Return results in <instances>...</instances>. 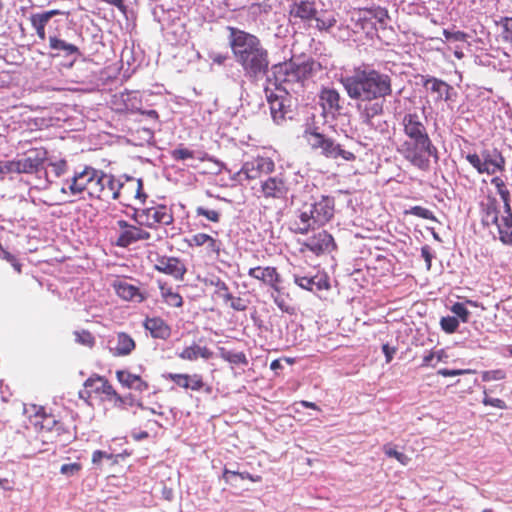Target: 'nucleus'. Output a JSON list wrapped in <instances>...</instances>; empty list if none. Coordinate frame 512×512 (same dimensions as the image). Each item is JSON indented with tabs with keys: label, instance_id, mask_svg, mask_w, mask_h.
<instances>
[{
	"label": "nucleus",
	"instance_id": "obj_1",
	"mask_svg": "<svg viewBox=\"0 0 512 512\" xmlns=\"http://www.w3.org/2000/svg\"><path fill=\"white\" fill-rule=\"evenodd\" d=\"M340 83L352 100L358 101L356 110L360 122L370 130L384 134L386 121H375L384 113V101L392 95V78L374 68L364 66L355 68L352 74L341 76Z\"/></svg>",
	"mask_w": 512,
	"mask_h": 512
},
{
	"label": "nucleus",
	"instance_id": "obj_2",
	"mask_svg": "<svg viewBox=\"0 0 512 512\" xmlns=\"http://www.w3.org/2000/svg\"><path fill=\"white\" fill-rule=\"evenodd\" d=\"M227 40L235 62L241 67L243 77L251 84L257 85L267 80L271 71L268 50L254 34L236 27L227 26Z\"/></svg>",
	"mask_w": 512,
	"mask_h": 512
},
{
	"label": "nucleus",
	"instance_id": "obj_3",
	"mask_svg": "<svg viewBox=\"0 0 512 512\" xmlns=\"http://www.w3.org/2000/svg\"><path fill=\"white\" fill-rule=\"evenodd\" d=\"M403 131L406 139L399 148V152L405 160L420 170H427L430 166V158L439 160L437 147L433 144L426 125L417 113H408L402 120Z\"/></svg>",
	"mask_w": 512,
	"mask_h": 512
},
{
	"label": "nucleus",
	"instance_id": "obj_4",
	"mask_svg": "<svg viewBox=\"0 0 512 512\" xmlns=\"http://www.w3.org/2000/svg\"><path fill=\"white\" fill-rule=\"evenodd\" d=\"M322 69V64L312 57H298L272 65L265 85L277 92L290 94L301 89L305 80L316 76Z\"/></svg>",
	"mask_w": 512,
	"mask_h": 512
},
{
	"label": "nucleus",
	"instance_id": "obj_5",
	"mask_svg": "<svg viewBox=\"0 0 512 512\" xmlns=\"http://www.w3.org/2000/svg\"><path fill=\"white\" fill-rule=\"evenodd\" d=\"M289 14L320 32H329L337 23L336 13L332 10H319L314 0H292Z\"/></svg>",
	"mask_w": 512,
	"mask_h": 512
},
{
	"label": "nucleus",
	"instance_id": "obj_6",
	"mask_svg": "<svg viewBox=\"0 0 512 512\" xmlns=\"http://www.w3.org/2000/svg\"><path fill=\"white\" fill-rule=\"evenodd\" d=\"M48 152L45 148L30 149L24 158L18 159L20 166V174H36L40 179L43 177L47 182L49 180V172L45 168Z\"/></svg>",
	"mask_w": 512,
	"mask_h": 512
},
{
	"label": "nucleus",
	"instance_id": "obj_7",
	"mask_svg": "<svg viewBox=\"0 0 512 512\" xmlns=\"http://www.w3.org/2000/svg\"><path fill=\"white\" fill-rule=\"evenodd\" d=\"M132 218L141 226L153 228L158 224L170 225L173 222L171 210L165 205L145 209H135Z\"/></svg>",
	"mask_w": 512,
	"mask_h": 512
},
{
	"label": "nucleus",
	"instance_id": "obj_8",
	"mask_svg": "<svg viewBox=\"0 0 512 512\" xmlns=\"http://www.w3.org/2000/svg\"><path fill=\"white\" fill-rule=\"evenodd\" d=\"M264 92L270 106L271 116L275 123L280 124L287 117L291 118V98L285 92L273 91L270 86H264Z\"/></svg>",
	"mask_w": 512,
	"mask_h": 512
},
{
	"label": "nucleus",
	"instance_id": "obj_9",
	"mask_svg": "<svg viewBox=\"0 0 512 512\" xmlns=\"http://www.w3.org/2000/svg\"><path fill=\"white\" fill-rule=\"evenodd\" d=\"M98 169L91 166H85L80 172H75L70 180H66L61 188L62 193H70L72 196L77 197L79 200H86L85 190L87 189L90 181L97 177Z\"/></svg>",
	"mask_w": 512,
	"mask_h": 512
},
{
	"label": "nucleus",
	"instance_id": "obj_10",
	"mask_svg": "<svg viewBox=\"0 0 512 512\" xmlns=\"http://www.w3.org/2000/svg\"><path fill=\"white\" fill-rule=\"evenodd\" d=\"M314 141L310 145L313 150H320V153L326 158H342L345 161H354L356 156L350 151H346L333 138L324 135H314Z\"/></svg>",
	"mask_w": 512,
	"mask_h": 512
},
{
	"label": "nucleus",
	"instance_id": "obj_11",
	"mask_svg": "<svg viewBox=\"0 0 512 512\" xmlns=\"http://www.w3.org/2000/svg\"><path fill=\"white\" fill-rule=\"evenodd\" d=\"M154 21L159 23L162 30L175 28L173 33L178 29H183L182 12L178 7H165L163 4H156L152 10Z\"/></svg>",
	"mask_w": 512,
	"mask_h": 512
},
{
	"label": "nucleus",
	"instance_id": "obj_12",
	"mask_svg": "<svg viewBox=\"0 0 512 512\" xmlns=\"http://www.w3.org/2000/svg\"><path fill=\"white\" fill-rule=\"evenodd\" d=\"M274 168L275 164L272 159L258 156L252 160L246 161L238 172V176L240 178L244 176L246 180H254L260 178L262 175L273 172Z\"/></svg>",
	"mask_w": 512,
	"mask_h": 512
},
{
	"label": "nucleus",
	"instance_id": "obj_13",
	"mask_svg": "<svg viewBox=\"0 0 512 512\" xmlns=\"http://www.w3.org/2000/svg\"><path fill=\"white\" fill-rule=\"evenodd\" d=\"M295 216L292 230L296 234L306 235L320 226L313 213L312 206L307 202L295 211Z\"/></svg>",
	"mask_w": 512,
	"mask_h": 512
},
{
	"label": "nucleus",
	"instance_id": "obj_14",
	"mask_svg": "<svg viewBox=\"0 0 512 512\" xmlns=\"http://www.w3.org/2000/svg\"><path fill=\"white\" fill-rule=\"evenodd\" d=\"M155 269L170 275L176 280H182L186 273V267L179 258L168 256H156Z\"/></svg>",
	"mask_w": 512,
	"mask_h": 512
},
{
	"label": "nucleus",
	"instance_id": "obj_15",
	"mask_svg": "<svg viewBox=\"0 0 512 512\" xmlns=\"http://www.w3.org/2000/svg\"><path fill=\"white\" fill-rule=\"evenodd\" d=\"M304 246L314 254L320 255L334 250L336 244L332 235L323 230L308 238L304 243Z\"/></svg>",
	"mask_w": 512,
	"mask_h": 512
},
{
	"label": "nucleus",
	"instance_id": "obj_16",
	"mask_svg": "<svg viewBox=\"0 0 512 512\" xmlns=\"http://www.w3.org/2000/svg\"><path fill=\"white\" fill-rule=\"evenodd\" d=\"M309 204L320 226L325 225L334 216L335 199L332 196L322 195L319 200Z\"/></svg>",
	"mask_w": 512,
	"mask_h": 512
},
{
	"label": "nucleus",
	"instance_id": "obj_17",
	"mask_svg": "<svg viewBox=\"0 0 512 512\" xmlns=\"http://www.w3.org/2000/svg\"><path fill=\"white\" fill-rule=\"evenodd\" d=\"M293 278L295 284H297L299 287L314 293L330 288L329 279L326 274L318 273L313 276H308L295 273Z\"/></svg>",
	"mask_w": 512,
	"mask_h": 512
},
{
	"label": "nucleus",
	"instance_id": "obj_18",
	"mask_svg": "<svg viewBox=\"0 0 512 512\" xmlns=\"http://www.w3.org/2000/svg\"><path fill=\"white\" fill-rule=\"evenodd\" d=\"M261 190L266 198H285L288 193V187L282 177H268L261 184Z\"/></svg>",
	"mask_w": 512,
	"mask_h": 512
},
{
	"label": "nucleus",
	"instance_id": "obj_19",
	"mask_svg": "<svg viewBox=\"0 0 512 512\" xmlns=\"http://www.w3.org/2000/svg\"><path fill=\"white\" fill-rule=\"evenodd\" d=\"M492 225L497 228L499 240L504 245L512 246V208L503 209V214Z\"/></svg>",
	"mask_w": 512,
	"mask_h": 512
},
{
	"label": "nucleus",
	"instance_id": "obj_20",
	"mask_svg": "<svg viewBox=\"0 0 512 512\" xmlns=\"http://www.w3.org/2000/svg\"><path fill=\"white\" fill-rule=\"evenodd\" d=\"M248 275L252 278L263 281L265 284L271 286L276 292H279L277 285L280 283L281 277L275 267H253L249 269Z\"/></svg>",
	"mask_w": 512,
	"mask_h": 512
},
{
	"label": "nucleus",
	"instance_id": "obj_21",
	"mask_svg": "<svg viewBox=\"0 0 512 512\" xmlns=\"http://www.w3.org/2000/svg\"><path fill=\"white\" fill-rule=\"evenodd\" d=\"M109 344L110 351L114 356H126L135 349V341L124 332L118 333L114 340L109 341Z\"/></svg>",
	"mask_w": 512,
	"mask_h": 512
},
{
	"label": "nucleus",
	"instance_id": "obj_22",
	"mask_svg": "<svg viewBox=\"0 0 512 512\" xmlns=\"http://www.w3.org/2000/svg\"><path fill=\"white\" fill-rule=\"evenodd\" d=\"M150 237L151 234L148 231L132 226L119 234L115 244L118 247L126 248L137 241L148 240Z\"/></svg>",
	"mask_w": 512,
	"mask_h": 512
},
{
	"label": "nucleus",
	"instance_id": "obj_23",
	"mask_svg": "<svg viewBox=\"0 0 512 512\" xmlns=\"http://www.w3.org/2000/svg\"><path fill=\"white\" fill-rule=\"evenodd\" d=\"M116 378L123 387L128 389L144 392L149 388L146 381H144L140 376L132 374L128 370H117Z\"/></svg>",
	"mask_w": 512,
	"mask_h": 512
},
{
	"label": "nucleus",
	"instance_id": "obj_24",
	"mask_svg": "<svg viewBox=\"0 0 512 512\" xmlns=\"http://www.w3.org/2000/svg\"><path fill=\"white\" fill-rule=\"evenodd\" d=\"M124 196L126 199L133 197L139 200H145L147 195L143 191V180L141 178H134L132 176L125 175V182H122L121 197Z\"/></svg>",
	"mask_w": 512,
	"mask_h": 512
},
{
	"label": "nucleus",
	"instance_id": "obj_25",
	"mask_svg": "<svg viewBox=\"0 0 512 512\" xmlns=\"http://www.w3.org/2000/svg\"><path fill=\"white\" fill-rule=\"evenodd\" d=\"M144 328L156 339L166 340L171 335L170 326L160 317L146 318Z\"/></svg>",
	"mask_w": 512,
	"mask_h": 512
},
{
	"label": "nucleus",
	"instance_id": "obj_26",
	"mask_svg": "<svg viewBox=\"0 0 512 512\" xmlns=\"http://www.w3.org/2000/svg\"><path fill=\"white\" fill-rule=\"evenodd\" d=\"M319 99L324 110L331 113H340L342 109L341 96L334 88H323L320 92Z\"/></svg>",
	"mask_w": 512,
	"mask_h": 512
},
{
	"label": "nucleus",
	"instance_id": "obj_27",
	"mask_svg": "<svg viewBox=\"0 0 512 512\" xmlns=\"http://www.w3.org/2000/svg\"><path fill=\"white\" fill-rule=\"evenodd\" d=\"M84 386L86 388H91L92 392L97 394H105L108 397H113L115 399L117 392L113 388V386L109 383V381L99 375L89 377L85 382Z\"/></svg>",
	"mask_w": 512,
	"mask_h": 512
},
{
	"label": "nucleus",
	"instance_id": "obj_28",
	"mask_svg": "<svg viewBox=\"0 0 512 512\" xmlns=\"http://www.w3.org/2000/svg\"><path fill=\"white\" fill-rule=\"evenodd\" d=\"M480 208L484 226H491L500 216L499 204L494 197H488L486 202L480 204Z\"/></svg>",
	"mask_w": 512,
	"mask_h": 512
},
{
	"label": "nucleus",
	"instance_id": "obj_29",
	"mask_svg": "<svg viewBox=\"0 0 512 512\" xmlns=\"http://www.w3.org/2000/svg\"><path fill=\"white\" fill-rule=\"evenodd\" d=\"M103 201H108L109 199L117 200L121 198V187L122 181L121 179H116L111 174H106L104 172L103 177Z\"/></svg>",
	"mask_w": 512,
	"mask_h": 512
},
{
	"label": "nucleus",
	"instance_id": "obj_30",
	"mask_svg": "<svg viewBox=\"0 0 512 512\" xmlns=\"http://www.w3.org/2000/svg\"><path fill=\"white\" fill-rule=\"evenodd\" d=\"M49 47L51 50L57 51L54 56H59L61 53L64 56H72L79 54V48L74 44L67 43L66 41L57 38L56 36L49 37Z\"/></svg>",
	"mask_w": 512,
	"mask_h": 512
},
{
	"label": "nucleus",
	"instance_id": "obj_31",
	"mask_svg": "<svg viewBox=\"0 0 512 512\" xmlns=\"http://www.w3.org/2000/svg\"><path fill=\"white\" fill-rule=\"evenodd\" d=\"M103 177L104 172L102 170H98L97 177H94L92 181H90L87 189L85 190V196L89 199H98L102 200L103 198Z\"/></svg>",
	"mask_w": 512,
	"mask_h": 512
},
{
	"label": "nucleus",
	"instance_id": "obj_32",
	"mask_svg": "<svg viewBox=\"0 0 512 512\" xmlns=\"http://www.w3.org/2000/svg\"><path fill=\"white\" fill-rule=\"evenodd\" d=\"M159 289L161 296L165 303L171 307H181L183 305V299L181 295L174 292L171 287H168L165 282L158 280Z\"/></svg>",
	"mask_w": 512,
	"mask_h": 512
},
{
	"label": "nucleus",
	"instance_id": "obj_33",
	"mask_svg": "<svg viewBox=\"0 0 512 512\" xmlns=\"http://www.w3.org/2000/svg\"><path fill=\"white\" fill-rule=\"evenodd\" d=\"M423 86L437 95L436 100H442L443 91L446 90L447 82L433 76H422Z\"/></svg>",
	"mask_w": 512,
	"mask_h": 512
},
{
	"label": "nucleus",
	"instance_id": "obj_34",
	"mask_svg": "<svg viewBox=\"0 0 512 512\" xmlns=\"http://www.w3.org/2000/svg\"><path fill=\"white\" fill-rule=\"evenodd\" d=\"M483 163L485 166L490 168V170H494V174L500 170H504L505 167V159L501 153L495 151L494 155H492L489 151H484L482 154Z\"/></svg>",
	"mask_w": 512,
	"mask_h": 512
},
{
	"label": "nucleus",
	"instance_id": "obj_35",
	"mask_svg": "<svg viewBox=\"0 0 512 512\" xmlns=\"http://www.w3.org/2000/svg\"><path fill=\"white\" fill-rule=\"evenodd\" d=\"M491 184L496 187L497 193L503 201V209L508 210L509 207H511L510 192L506 188L504 181L500 177L496 176L491 179Z\"/></svg>",
	"mask_w": 512,
	"mask_h": 512
},
{
	"label": "nucleus",
	"instance_id": "obj_36",
	"mask_svg": "<svg viewBox=\"0 0 512 512\" xmlns=\"http://www.w3.org/2000/svg\"><path fill=\"white\" fill-rule=\"evenodd\" d=\"M219 353H220V357L223 360H225L231 364H234V365H239V364L247 365L248 364L246 355L243 352H234V351L226 350L225 348H220Z\"/></svg>",
	"mask_w": 512,
	"mask_h": 512
},
{
	"label": "nucleus",
	"instance_id": "obj_37",
	"mask_svg": "<svg viewBox=\"0 0 512 512\" xmlns=\"http://www.w3.org/2000/svg\"><path fill=\"white\" fill-rule=\"evenodd\" d=\"M117 294L124 300H134L136 297H141L139 289L134 285L128 284L126 282L119 283L116 287Z\"/></svg>",
	"mask_w": 512,
	"mask_h": 512
},
{
	"label": "nucleus",
	"instance_id": "obj_38",
	"mask_svg": "<svg viewBox=\"0 0 512 512\" xmlns=\"http://www.w3.org/2000/svg\"><path fill=\"white\" fill-rule=\"evenodd\" d=\"M466 160L472 165L479 174L487 173L489 175L494 174V170H490V168L485 166L483 163V159L476 153H469L466 155Z\"/></svg>",
	"mask_w": 512,
	"mask_h": 512
},
{
	"label": "nucleus",
	"instance_id": "obj_39",
	"mask_svg": "<svg viewBox=\"0 0 512 512\" xmlns=\"http://www.w3.org/2000/svg\"><path fill=\"white\" fill-rule=\"evenodd\" d=\"M20 166L17 160L0 161V178L3 180L6 176L20 174Z\"/></svg>",
	"mask_w": 512,
	"mask_h": 512
},
{
	"label": "nucleus",
	"instance_id": "obj_40",
	"mask_svg": "<svg viewBox=\"0 0 512 512\" xmlns=\"http://www.w3.org/2000/svg\"><path fill=\"white\" fill-rule=\"evenodd\" d=\"M384 454L389 458H395L402 465H408L411 458L406 454L399 452L392 444L383 446Z\"/></svg>",
	"mask_w": 512,
	"mask_h": 512
},
{
	"label": "nucleus",
	"instance_id": "obj_41",
	"mask_svg": "<svg viewBox=\"0 0 512 512\" xmlns=\"http://www.w3.org/2000/svg\"><path fill=\"white\" fill-rule=\"evenodd\" d=\"M450 311L457 317L459 322L467 323L470 319L471 312L467 309L466 305L462 302H455Z\"/></svg>",
	"mask_w": 512,
	"mask_h": 512
},
{
	"label": "nucleus",
	"instance_id": "obj_42",
	"mask_svg": "<svg viewBox=\"0 0 512 512\" xmlns=\"http://www.w3.org/2000/svg\"><path fill=\"white\" fill-rule=\"evenodd\" d=\"M196 217H205L208 221L218 223L221 218V213L218 210L209 209L204 206H197L195 208Z\"/></svg>",
	"mask_w": 512,
	"mask_h": 512
},
{
	"label": "nucleus",
	"instance_id": "obj_43",
	"mask_svg": "<svg viewBox=\"0 0 512 512\" xmlns=\"http://www.w3.org/2000/svg\"><path fill=\"white\" fill-rule=\"evenodd\" d=\"M115 405L118 407H124L125 405H129V406H137L142 410L147 409V407H145L143 405V403L141 401L137 400L132 394H128L126 396H121L117 393V395L115 397Z\"/></svg>",
	"mask_w": 512,
	"mask_h": 512
},
{
	"label": "nucleus",
	"instance_id": "obj_44",
	"mask_svg": "<svg viewBox=\"0 0 512 512\" xmlns=\"http://www.w3.org/2000/svg\"><path fill=\"white\" fill-rule=\"evenodd\" d=\"M459 323L458 318L454 316H444L440 319V327L447 334L456 332L459 328Z\"/></svg>",
	"mask_w": 512,
	"mask_h": 512
},
{
	"label": "nucleus",
	"instance_id": "obj_45",
	"mask_svg": "<svg viewBox=\"0 0 512 512\" xmlns=\"http://www.w3.org/2000/svg\"><path fill=\"white\" fill-rule=\"evenodd\" d=\"M163 377L167 380L173 381L177 386L188 389L189 388V381H190V375L189 374H182V373H167L164 374Z\"/></svg>",
	"mask_w": 512,
	"mask_h": 512
},
{
	"label": "nucleus",
	"instance_id": "obj_46",
	"mask_svg": "<svg viewBox=\"0 0 512 512\" xmlns=\"http://www.w3.org/2000/svg\"><path fill=\"white\" fill-rule=\"evenodd\" d=\"M171 158L175 161H184L195 157V151L179 145L177 148L170 151Z\"/></svg>",
	"mask_w": 512,
	"mask_h": 512
},
{
	"label": "nucleus",
	"instance_id": "obj_47",
	"mask_svg": "<svg viewBox=\"0 0 512 512\" xmlns=\"http://www.w3.org/2000/svg\"><path fill=\"white\" fill-rule=\"evenodd\" d=\"M30 22H31L32 27L35 29L37 36L41 40H45L46 39L45 27L48 22H46L45 20L40 18V16H37L35 14H32L30 16Z\"/></svg>",
	"mask_w": 512,
	"mask_h": 512
},
{
	"label": "nucleus",
	"instance_id": "obj_48",
	"mask_svg": "<svg viewBox=\"0 0 512 512\" xmlns=\"http://www.w3.org/2000/svg\"><path fill=\"white\" fill-rule=\"evenodd\" d=\"M406 213L423 218V219L437 221L433 212L427 208L422 207V206H413L408 211H406Z\"/></svg>",
	"mask_w": 512,
	"mask_h": 512
},
{
	"label": "nucleus",
	"instance_id": "obj_49",
	"mask_svg": "<svg viewBox=\"0 0 512 512\" xmlns=\"http://www.w3.org/2000/svg\"><path fill=\"white\" fill-rule=\"evenodd\" d=\"M197 348L198 345L194 343L193 345L186 347L182 352L178 353V357L182 360L195 361L199 358Z\"/></svg>",
	"mask_w": 512,
	"mask_h": 512
},
{
	"label": "nucleus",
	"instance_id": "obj_50",
	"mask_svg": "<svg viewBox=\"0 0 512 512\" xmlns=\"http://www.w3.org/2000/svg\"><path fill=\"white\" fill-rule=\"evenodd\" d=\"M82 469V465L78 462L63 464L60 468V473L67 476L72 477L77 475Z\"/></svg>",
	"mask_w": 512,
	"mask_h": 512
},
{
	"label": "nucleus",
	"instance_id": "obj_51",
	"mask_svg": "<svg viewBox=\"0 0 512 512\" xmlns=\"http://www.w3.org/2000/svg\"><path fill=\"white\" fill-rule=\"evenodd\" d=\"M443 35L447 41L453 42H465L468 37L463 31H450L448 29L443 30Z\"/></svg>",
	"mask_w": 512,
	"mask_h": 512
},
{
	"label": "nucleus",
	"instance_id": "obj_52",
	"mask_svg": "<svg viewBox=\"0 0 512 512\" xmlns=\"http://www.w3.org/2000/svg\"><path fill=\"white\" fill-rule=\"evenodd\" d=\"M48 166L51 167V172H53L55 177L64 175L68 168V164L65 159H61L57 162H50Z\"/></svg>",
	"mask_w": 512,
	"mask_h": 512
},
{
	"label": "nucleus",
	"instance_id": "obj_53",
	"mask_svg": "<svg viewBox=\"0 0 512 512\" xmlns=\"http://www.w3.org/2000/svg\"><path fill=\"white\" fill-rule=\"evenodd\" d=\"M368 13L377 20L381 28L386 27V21L389 19L388 11L386 9L378 7Z\"/></svg>",
	"mask_w": 512,
	"mask_h": 512
},
{
	"label": "nucleus",
	"instance_id": "obj_54",
	"mask_svg": "<svg viewBox=\"0 0 512 512\" xmlns=\"http://www.w3.org/2000/svg\"><path fill=\"white\" fill-rule=\"evenodd\" d=\"M314 135H324V134L319 131V127H317L315 124H306L304 132H303V137L306 139L309 146L314 141V139H313L315 137Z\"/></svg>",
	"mask_w": 512,
	"mask_h": 512
},
{
	"label": "nucleus",
	"instance_id": "obj_55",
	"mask_svg": "<svg viewBox=\"0 0 512 512\" xmlns=\"http://www.w3.org/2000/svg\"><path fill=\"white\" fill-rule=\"evenodd\" d=\"M506 377V372L502 369L485 371L482 375L483 381H498Z\"/></svg>",
	"mask_w": 512,
	"mask_h": 512
},
{
	"label": "nucleus",
	"instance_id": "obj_56",
	"mask_svg": "<svg viewBox=\"0 0 512 512\" xmlns=\"http://www.w3.org/2000/svg\"><path fill=\"white\" fill-rule=\"evenodd\" d=\"M0 257L9 262L16 272L21 273L22 265L13 254H11L6 249L2 248V251H0Z\"/></svg>",
	"mask_w": 512,
	"mask_h": 512
},
{
	"label": "nucleus",
	"instance_id": "obj_57",
	"mask_svg": "<svg viewBox=\"0 0 512 512\" xmlns=\"http://www.w3.org/2000/svg\"><path fill=\"white\" fill-rule=\"evenodd\" d=\"M503 28V39L512 44V17H504L501 19Z\"/></svg>",
	"mask_w": 512,
	"mask_h": 512
},
{
	"label": "nucleus",
	"instance_id": "obj_58",
	"mask_svg": "<svg viewBox=\"0 0 512 512\" xmlns=\"http://www.w3.org/2000/svg\"><path fill=\"white\" fill-rule=\"evenodd\" d=\"M75 335L77 342L83 345L92 346L94 344V337L88 331L76 332Z\"/></svg>",
	"mask_w": 512,
	"mask_h": 512
},
{
	"label": "nucleus",
	"instance_id": "obj_59",
	"mask_svg": "<svg viewBox=\"0 0 512 512\" xmlns=\"http://www.w3.org/2000/svg\"><path fill=\"white\" fill-rule=\"evenodd\" d=\"M205 384L200 374L190 375L189 388L193 391H199L204 388Z\"/></svg>",
	"mask_w": 512,
	"mask_h": 512
},
{
	"label": "nucleus",
	"instance_id": "obj_60",
	"mask_svg": "<svg viewBox=\"0 0 512 512\" xmlns=\"http://www.w3.org/2000/svg\"><path fill=\"white\" fill-rule=\"evenodd\" d=\"M208 240H210V235L206 233H198L191 237V239L189 240V245L203 246L204 244L207 243Z\"/></svg>",
	"mask_w": 512,
	"mask_h": 512
},
{
	"label": "nucleus",
	"instance_id": "obj_61",
	"mask_svg": "<svg viewBox=\"0 0 512 512\" xmlns=\"http://www.w3.org/2000/svg\"><path fill=\"white\" fill-rule=\"evenodd\" d=\"M482 403L485 406H493L498 409H506L507 408L505 401H503L502 399H499V398H491V397L485 396L482 400Z\"/></svg>",
	"mask_w": 512,
	"mask_h": 512
},
{
	"label": "nucleus",
	"instance_id": "obj_62",
	"mask_svg": "<svg viewBox=\"0 0 512 512\" xmlns=\"http://www.w3.org/2000/svg\"><path fill=\"white\" fill-rule=\"evenodd\" d=\"M113 454L107 453L102 450H95L92 454V463L96 466H100L103 459H112Z\"/></svg>",
	"mask_w": 512,
	"mask_h": 512
},
{
	"label": "nucleus",
	"instance_id": "obj_63",
	"mask_svg": "<svg viewBox=\"0 0 512 512\" xmlns=\"http://www.w3.org/2000/svg\"><path fill=\"white\" fill-rule=\"evenodd\" d=\"M421 256L424 258V260L426 262L427 269L430 270L431 262H432V259L434 258V253L429 245H424L421 248Z\"/></svg>",
	"mask_w": 512,
	"mask_h": 512
},
{
	"label": "nucleus",
	"instance_id": "obj_64",
	"mask_svg": "<svg viewBox=\"0 0 512 512\" xmlns=\"http://www.w3.org/2000/svg\"><path fill=\"white\" fill-rule=\"evenodd\" d=\"M206 244H207V250L209 252H213V253L219 255V253L221 251V246H222L221 241L216 240L210 236V240H208Z\"/></svg>",
	"mask_w": 512,
	"mask_h": 512
}]
</instances>
